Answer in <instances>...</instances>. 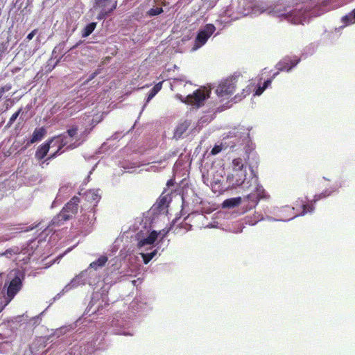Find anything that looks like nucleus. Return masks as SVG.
I'll use <instances>...</instances> for the list:
<instances>
[{
  "mask_svg": "<svg viewBox=\"0 0 355 355\" xmlns=\"http://www.w3.org/2000/svg\"><path fill=\"white\" fill-rule=\"evenodd\" d=\"M80 198L77 196L73 197L62 209L59 214L55 216L51 220L52 226H60L67 220L71 219L78 210Z\"/></svg>",
  "mask_w": 355,
  "mask_h": 355,
  "instance_id": "1",
  "label": "nucleus"
},
{
  "mask_svg": "<svg viewBox=\"0 0 355 355\" xmlns=\"http://www.w3.org/2000/svg\"><path fill=\"white\" fill-rule=\"evenodd\" d=\"M235 78H229L222 80L216 89L217 96L224 99L229 98L235 92Z\"/></svg>",
  "mask_w": 355,
  "mask_h": 355,
  "instance_id": "2",
  "label": "nucleus"
},
{
  "mask_svg": "<svg viewBox=\"0 0 355 355\" xmlns=\"http://www.w3.org/2000/svg\"><path fill=\"white\" fill-rule=\"evenodd\" d=\"M215 30L216 27L212 24H207L202 29L200 30L195 40L196 47L199 48L204 45Z\"/></svg>",
  "mask_w": 355,
  "mask_h": 355,
  "instance_id": "3",
  "label": "nucleus"
},
{
  "mask_svg": "<svg viewBox=\"0 0 355 355\" xmlns=\"http://www.w3.org/2000/svg\"><path fill=\"white\" fill-rule=\"evenodd\" d=\"M24 274L17 271L16 275L10 281L7 289V295L12 298L21 288Z\"/></svg>",
  "mask_w": 355,
  "mask_h": 355,
  "instance_id": "4",
  "label": "nucleus"
},
{
  "mask_svg": "<svg viewBox=\"0 0 355 355\" xmlns=\"http://www.w3.org/2000/svg\"><path fill=\"white\" fill-rule=\"evenodd\" d=\"M209 94H205V91L204 89H198L193 92L192 94L188 95L185 100H182L183 102L187 103L191 105H199L201 103H202L207 97Z\"/></svg>",
  "mask_w": 355,
  "mask_h": 355,
  "instance_id": "5",
  "label": "nucleus"
},
{
  "mask_svg": "<svg viewBox=\"0 0 355 355\" xmlns=\"http://www.w3.org/2000/svg\"><path fill=\"white\" fill-rule=\"evenodd\" d=\"M232 167L234 171L241 172V174L239 175V178L235 180L233 184L235 186H241L244 182L246 177V172L243 171V169L244 168L243 159L240 157L234 159L232 160Z\"/></svg>",
  "mask_w": 355,
  "mask_h": 355,
  "instance_id": "6",
  "label": "nucleus"
},
{
  "mask_svg": "<svg viewBox=\"0 0 355 355\" xmlns=\"http://www.w3.org/2000/svg\"><path fill=\"white\" fill-rule=\"evenodd\" d=\"M288 20L291 21L293 24H300L306 20L304 12L301 10H295L286 15Z\"/></svg>",
  "mask_w": 355,
  "mask_h": 355,
  "instance_id": "7",
  "label": "nucleus"
},
{
  "mask_svg": "<svg viewBox=\"0 0 355 355\" xmlns=\"http://www.w3.org/2000/svg\"><path fill=\"white\" fill-rule=\"evenodd\" d=\"M53 141L54 138H51L37 148L35 155L37 159L41 160L45 157L49 151L51 144Z\"/></svg>",
  "mask_w": 355,
  "mask_h": 355,
  "instance_id": "8",
  "label": "nucleus"
},
{
  "mask_svg": "<svg viewBox=\"0 0 355 355\" xmlns=\"http://www.w3.org/2000/svg\"><path fill=\"white\" fill-rule=\"evenodd\" d=\"M95 8L114 11L117 6V0H94Z\"/></svg>",
  "mask_w": 355,
  "mask_h": 355,
  "instance_id": "9",
  "label": "nucleus"
},
{
  "mask_svg": "<svg viewBox=\"0 0 355 355\" xmlns=\"http://www.w3.org/2000/svg\"><path fill=\"white\" fill-rule=\"evenodd\" d=\"M299 60H292L290 58H284L281 60L277 64V69L279 71H290L292 68L297 65Z\"/></svg>",
  "mask_w": 355,
  "mask_h": 355,
  "instance_id": "10",
  "label": "nucleus"
},
{
  "mask_svg": "<svg viewBox=\"0 0 355 355\" xmlns=\"http://www.w3.org/2000/svg\"><path fill=\"white\" fill-rule=\"evenodd\" d=\"M46 134V130L44 127L35 128L33 132L32 137L28 144H34L43 139Z\"/></svg>",
  "mask_w": 355,
  "mask_h": 355,
  "instance_id": "11",
  "label": "nucleus"
},
{
  "mask_svg": "<svg viewBox=\"0 0 355 355\" xmlns=\"http://www.w3.org/2000/svg\"><path fill=\"white\" fill-rule=\"evenodd\" d=\"M158 233L157 231H152L150 234L145 239H141L138 242V247L141 248L146 245H152L155 243L158 237Z\"/></svg>",
  "mask_w": 355,
  "mask_h": 355,
  "instance_id": "12",
  "label": "nucleus"
},
{
  "mask_svg": "<svg viewBox=\"0 0 355 355\" xmlns=\"http://www.w3.org/2000/svg\"><path fill=\"white\" fill-rule=\"evenodd\" d=\"M241 202V198L240 197L228 198L223 202V207L227 208L234 207L239 206Z\"/></svg>",
  "mask_w": 355,
  "mask_h": 355,
  "instance_id": "13",
  "label": "nucleus"
},
{
  "mask_svg": "<svg viewBox=\"0 0 355 355\" xmlns=\"http://www.w3.org/2000/svg\"><path fill=\"white\" fill-rule=\"evenodd\" d=\"M190 122L188 121H185L183 123H180L176 128L175 135L180 137L189 128L190 126Z\"/></svg>",
  "mask_w": 355,
  "mask_h": 355,
  "instance_id": "14",
  "label": "nucleus"
},
{
  "mask_svg": "<svg viewBox=\"0 0 355 355\" xmlns=\"http://www.w3.org/2000/svg\"><path fill=\"white\" fill-rule=\"evenodd\" d=\"M86 197L88 201H94L96 202H98L101 199V196L99 194L98 190L90 189L87 191Z\"/></svg>",
  "mask_w": 355,
  "mask_h": 355,
  "instance_id": "15",
  "label": "nucleus"
},
{
  "mask_svg": "<svg viewBox=\"0 0 355 355\" xmlns=\"http://www.w3.org/2000/svg\"><path fill=\"white\" fill-rule=\"evenodd\" d=\"M162 82L157 83L148 92L147 102L150 101L162 89Z\"/></svg>",
  "mask_w": 355,
  "mask_h": 355,
  "instance_id": "16",
  "label": "nucleus"
},
{
  "mask_svg": "<svg viewBox=\"0 0 355 355\" xmlns=\"http://www.w3.org/2000/svg\"><path fill=\"white\" fill-rule=\"evenodd\" d=\"M96 27V22H92V23L88 24L83 30L82 37H88L90 34L92 33V32L94 31Z\"/></svg>",
  "mask_w": 355,
  "mask_h": 355,
  "instance_id": "17",
  "label": "nucleus"
},
{
  "mask_svg": "<svg viewBox=\"0 0 355 355\" xmlns=\"http://www.w3.org/2000/svg\"><path fill=\"white\" fill-rule=\"evenodd\" d=\"M107 261V257L105 256L100 257L97 260L90 263V267L94 269H97L98 267L103 266Z\"/></svg>",
  "mask_w": 355,
  "mask_h": 355,
  "instance_id": "18",
  "label": "nucleus"
},
{
  "mask_svg": "<svg viewBox=\"0 0 355 355\" xmlns=\"http://www.w3.org/2000/svg\"><path fill=\"white\" fill-rule=\"evenodd\" d=\"M53 138L54 139H57V141L60 142V144L58 146V151H60L62 148H64L68 144L65 133L59 135L57 137H54Z\"/></svg>",
  "mask_w": 355,
  "mask_h": 355,
  "instance_id": "19",
  "label": "nucleus"
},
{
  "mask_svg": "<svg viewBox=\"0 0 355 355\" xmlns=\"http://www.w3.org/2000/svg\"><path fill=\"white\" fill-rule=\"evenodd\" d=\"M332 193V191L328 189H326L325 191H322V193L319 194H316L314 196L313 199L312 200V202H316L317 201L325 198Z\"/></svg>",
  "mask_w": 355,
  "mask_h": 355,
  "instance_id": "20",
  "label": "nucleus"
},
{
  "mask_svg": "<svg viewBox=\"0 0 355 355\" xmlns=\"http://www.w3.org/2000/svg\"><path fill=\"white\" fill-rule=\"evenodd\" d=\"M343 20L346 24H354L355 23V8L349 15L343 17Z\"/></svg>",
  "mask_w": 355,
  "mask_h": 355,
  "instance_id": "21",
  "label": "nucleus"
},
{
  "mask_svg": "<svg viewBox=\"0 0 355 355\" xmlns=\"http://www.w3.org/2000/svg\"><path fill=\"white\" fill-rule=\"evenodd\" d=\"M100 12L97 16V19L101 20L103 19H105L109 15H110L113 11L107 10L105 8H98Z\"/></svg>",
  "mask_w": 355,
  "mask_h": 355,
  "instance_id": "22",
  "label": "nucleus"
},
{
  "mask_svg": "<svg viewBox=\"0 0 355 355\" xmlns=\"http://www.w3.org/2000/svg\"><path fill=\"white\" fill-rule=\"evenodd\" d=\"M162 12H163V9L159 7H156V8H150L147 12V15L150 17H153V16L158 15L161 14Z\"/></svg>",
  "mask_w": 355,
  "mask_h": 355,
  "instance_id": "23",
  "label": "nucleus"
},
{
  "mask_svg": "<svg viewBox=\"0 0 355 355\" xmlns=\"http://www.w3.org/2000/svg\"><path fill=\"white\" fill-rule=\"evenodd\" d=\"M302 211L301 214L304 215L306 213L311 212L314 210V207L313 203L311 204H302Z\"/></svg>",
  "mask_w": 355,
  "mask_h": 355,
  "instance_id": "24",
  "label": "nucleus"
},
{
  "mask_svg": "<svg viewBox=\"0 0 355 355\" xmlns=\"http://www.w3.org/2000/svg\"><path fill=\"white\" fill-rule=\"evenodd\" d=\"M78 128L77 125H72L71 128L68 129L65 133L70 137H75L78 133Z\"/></svg>",
  "mask_w": 355,
  "mask_h": 355,
  "instance_id": "25",
  "label": "nucleus"
},
{
  "mask_svg": "<svg viewBox=\"0 0 355 355\" xmlns=\"http://www.w3.org/2000/svg\"><path fill=\"white\" fill-rule=\"evenodd\" d=\"M155 252H153L151 253H143L141 255H142V258H143V260H144V262L145 264H147L153 257L155 255Z\"/></svg>",
  "mask_w": 355,
  "mask_h": 355,
  "instance_id": "26",
  "label": "nucleus"
},
{
  "mask_svg": "<svg viewBox=\"0 0 355 355\" xmlns=\"http://www.w3.org/2000/svg\"><path fill=\"white\" fill-rule=\"evenodd\" d=\"M246 198L248 200H250L253 202L254 205H257L259 201V198L255 193H250L246 196Z\"/></svg>",
  "mask_w": 355,
  "mask_h": 355,
  "instance_id": "27",
  "label": "nucleus"
},
{
  "mask_svg": "<svg viewBox=\"0 0 355 355\" xmlns=\"http://www.w3.org/2000/svg\"><path fill=\"white\" fill-rule=\"evenodd\" d=\"M21 111V109H19L17 112H15L11 117L10 118V120L8 121V125H11L17 119V118L19 116L20 112Z\"/></svg>",
  "mask_w": 355,
  "mask_h": 355,
  "instance_id": "28",
  "label": "nucleus"
},
{
  "mask_svg": "<svg viewBox=\"0 0 355 355\" xmlns=\"http://www.w3.org/2000/svg\"><path fill=\"white\" fill-rule=\"evenodd\" d=\"M251 8H252V11L254 13L257 12H263L265 10V9H263V8H261L259 6H257V5L252 6Z\"/></svg>",
  "mask_w": 355,
  "mask_h": 355,
  "instance_id": "29",
  "label": "nucleus"
},
{
  "mask_svg": "<svg viewBox=\"0 0 355 355\" xmlns=\"http://www.w3.org/2000/svg\"><path fill=\"white\" fill-rule=\"evenodd\" d=\"M221 150H222V148L220 146H215L211 149V153L212 155H216V154L219 153L221 151Z\"/></svg>",
  "mask_w": 355,
  "mask_h": 355,
  "instance_id": "30",
  "label": "nucleus"
},
{
  "mask_svg": "<svg viewBox=\"0 0 355 355\" xmlns=\"http://www.w3.org/2000/svg\"><path fill=\"white\" fill-rule=\"evenodd\" d=\"M37 33V29L33 30L26 37L28 40H31Z\"/></svg>",
  "mask_w": 355,
  "mask_h": 355,
  "instance_id": "31",
  "label": "nucleus"
},
{
  "mask_svg": "<svg viewBox=\"0 0 355 355\" xmlns=\"http://www.w3.org/2000/svg\"><path fill=\"white\" fill-rule=\"evenodd\" d=\"M61 153H62V152L58 151V149L55 153H53V154L50 155L49 157H48V158L46 159V161L54 159L55 157H57L58 155H60Z\"/></svg>",
  "mask_w": 355,
  "mask_h": 355,
  "instance_id": "32",
  "label": "nucleus"
},
{
  "mask_svg": "<svg viewBox=\"0 0 355 355\" xmlns=\"http://www.w3.org/2000/svg\"><path fill=\"white\" fill-rule=\"evenodd\" d=\"M266 89L262 87H259L255 91V95L260 96Z\"/></svg>",
  "mask_w": 355,
  "mask_h": 355,
  "instance_id": "33",
  "label": "nucleus"
},
{
  "mask_svg": "<svg viewBox=\"0 0 355 355\" xmlns=\"http://www.w3.org/2000/svg\"><path fill=\"white\" fill-rule=\"evenodd\" d=\"M271 82H272V80L271 79H268V80H266L264 83H263V87L266 89L270 84H271Z\"/></svg>",
  "mask_w": 355,
  "mask_h": 355,
  "instance_id": "34",
  "label": "nucleus"
},
{
  "mask_svg": "<svg viewBox=\"0 0 355 355\" xmlns=\"http://www.w3.org/2000/svg\"><path fill=\"white\" fill-rule=\"evenodd\" d=\"M5 91H6L5 87H0V100L1 99Z\"/></svg>",
  "mask_w": 355,
  "mask_h": 355,
  "instance_id": "35",
  "label": "nucleus"
},
{
  "mask_svg": "<svg viewBox=\"0 0 355 355\" xmlns=\"http://www.w3.org/2000/svg\"><path fill=\"white\" fill-rule=\"evenodd\" d=\"M97 75V72H94L93 73L91 74V76H89V80H89H92L93 78H94V77Z\"/></svg>",
  "mask_w": 355,
  "mask_h": 355,
  "instance_id": "36",
  "label": "nucleus"
},
{
  "mask_svg": "<svg viewBox=\"0 0 355 355\" xmlns=\"http://www.w3.org/2000/svg\"><path fill=\"white\" fill-rule=\"evenodd\" d=\"M75 146H73V145H70L67 147V148H73Z\"/></svg>",
  "mask_w": 355,
  "mask_h": 355,
  "instance_id": "37",
  "label": "nucleus"
},
{
  "mask_svg": "<svg viewBox=\"0 0 355 355\" xmlns=\"http://www.w3.org/2000/svg\"><path fill=\"white\" fill-rule=\"evenodd\" d=\"M168 231L164 232L163 234H162V238L166 236V234H167Z\"/></svg>",
  "mask_w": 355,
  "mask_h": 355,
  "instance_id": "38",
  "label": "nucleus"
},
{
  "mask_svg": "<svg viewBox=\"0 0 355 355\" xmlns=\"http://www.w3.org/2000/svg\"><path fill=\"white\" fill-rule=\"evenodd\" d=\"M278 73H274L273 77H275Z\"/></svg>",
  "mask_w": 355,
  "mask_h": 355,
  "instance_id": "39",
  "label": "nucleus"
},
{
  "mask_svg": "<svg viewBox=\"0 0 355 355\" xmlns=\"http://www.w3.org/2000/svg\"><path fill=\"white\" fill-rule=\"evenodd\" d=\"M231 177L230 176H228L227 177V180H230Z\"/></svg>",
  "mask_w": 355,
  "mask_h": 355,
  "instance_id": "40",
  "label": "nucleus"
}]
</instances>
